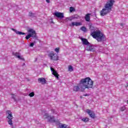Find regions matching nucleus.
Returning a JSON list of instances; mask_svg holds the SVG:
<instances>
[{
  "label": "nucleus",
  "instance_id": "ddd939ff",
  "mask_svg": "<svg viewBox=\"0 0 128 128\" xmlns=\"http://www.w3.org/2000/svg\"><path fill=\"white\" fill-rule=\"evenodd\" d=\"M38 82L42 84H45L46 83V78H39L38 79Z\"/></svg>",
  "mask_w": 128,
  "mask_h": 128
},
{
  "label": "nucleus",
  "instance_id": "bb28decb",
  "mask_svg": "<svg viewBox=\"0 0 128 128\" xmlns=\"http://www.w3.org/2000/svg\"><path fill=\"white\" fill-rule=\"evenodd\" d=\"M11 97L13 98V100H16V95L14 94H12V96Z\"/></svg>",
  "mask_w": 128,
  "mask_h": 128
},
{
  "label": "nucleus",
  "instance_id": "20e7f679",
  "mask_svg": "<svg viewBox=\"0 0 128 128\" xmlns=\"http://www.w3.org/2000/svg\"><path fill=\"white\" fill-rule=\"evenodd\" d=\"M42 114L43 115V118H47L50 122H56L54 116H49L48 113L46 112V111H43Z\"/></svg>",
  "mask_w": 128,
  "mask_h": 128
},
{
  "label": "nucleus",
  "instance_id": "423d86ee",
  "mask_svg": "<svg viewBox=\"0 0 128 128\" xmlns=\"http://www.w3.org/2000/svg\"><path fill=\"white\" fill-rule=\"evenodd\" d=\"M48 56L51 60H58V56L52 51L48 54Z\"/></svg>",
  "mask_w": 128,
  "mask_h": 128
},
{
  "label": "nucleus",
  "instance_id": "412c9836",
  "mask_svg": "<svg viewBox=\"0 0 128 128\" xmlns=\"http://www.w3.org/2000/svg\"><path fill=\"white\" fill-rule=\"evenodd\" d=\"M59 128H66V124H60L59 125Z\"/></svg>",
  "mask_w": 128,
  "mask_h": 128
},
{
  "label": "nucleus",
  "instance_id": "aec40b11",
  "mask_svg": "<svg viewBox=\"0 0 128 128\" xmlns=\"http://www.w3.org/2000/svg\"><path fill=\"white\" fill-rule=\"evenodd\" d=\"M51 112L53 114H57L58 111L54 110V109H51Z\"/></svg>",
  "mask_w": 128,
  "mask_h": 128
},
{
  "label": "nucleus",
  "instance_id": "6e6552de",
  "mask_svg": "<svg viewBox=\"0 0 128 128\" xmlns=\"http://www.w3.org/2000/svg\"><path fill=\"white\" fill-rule=\"evenodd\" d=\"M86 112L88 114L90 118H96V114H94V112L88 109L86 110Z\"/></svg>",
  "mask_w": 128,
  "mask_h": 128
},
{
  "label": "nucleus",
  "instance_id": "c85d7f7f",
  "mask_svg": "<svg viewBox=\"0 0 128 128\" xmlns=\"http://www.w3.org/2000/svg\"><path fill=\"white\" fill-rule=\"evenodd\" d=\"M34 46V42H32L30 44V46H31L32 48V46Z\"/></svg>",
  "mask_w": 128,
  "mask_h": 128
},
{
  "label": "nucleus",
  "instance_id": "6ab92c4d",
  "mask_svg": "<svg viewBox=\"0 0 128 128\" xmlns=\"http://www.w3.org/2000/svg\"><path fill=\"white\" fill-rule=\"evenodd\" d=\"M29 16H30V18H34V16H36V14L32 12H29Z\"/></svg>",
  "mask_w": 128,
  "mask_h": 128
},
{
  "label": "nucleus",
  "instance_id": "a211bd4d",
  "mask_svg": "<svg viewBox=\"0 0 128 128\" xmlns=\"http://www.w3.org/2000/svg\"><path fill=\"white\" fill-rule=\"evenodd\" d=\"M68 72H72V70H74V68H72V66H68Z\"/></svg>",
  "mask_w": 128,
  "mask_h": 128
},
{
  "label": "nucleus",
  "instance_id": "4be33fe9",
  "mask_svg": "<svg viewBox=\"0 0 128 128\" xmlns=\"http://www.w3.org/2000/svg\"><path fill=\"white\" fill-rule=\"evenodd\" d=\"M80 30L82 32H86V27L84 26L81 27Z\"/></svg>",
  "mask_w": 128,
  "mask_h": 128
},
{
  "label": "nucleus",
  "instance_id": "f3484780",
  "mask_svg": "<svg viewBox=\"0 0 128 128\" xmlns=\"http://www.w3.org/2000/svg\"><path fill=\"white\" fill-rule=\"evenodd\" d=\"M90 14H88L85 16V20L86 22H90Z\"/></svg>",
  "mask_w": 128,
  "mask_h": 128
},
{
  "label": "nucleus",
  "instance_id": "f03ea898",
  "mask_svg": "<svg viewBox=\"0 0 128 128\" xmlns=\"http://www.w3.org/2000/svg\"><path fill=\"white\" fill-rule=\"evenodd\" d=\"M89 28L91 32L90 35L98 40V42H104L106 40V36L100 31H97L96 28L92 24H89Z\"/></svg>",
  "mask_w": 128,
  "mask_h": 128
},
{
  "label": "nucleus",
  "instance_id": "393cba45",
  "mask_svg": "<svg viewBox=\"0 0 128 128\" xmlns=\"http://www.w3.org/2000/svg\"><path fill=\"white\" fill-rule=\"evenodd\" d=\"M82 120L84 122H88V118H84L82 119Z\"/></svg>",
  "mask_w": 128,
  "mask_h": 128
},
{
  "label": "nucleus",
  "instance_id": "2f4dec72",
  "mask_svg": "<svg viewBox=\"0 0 128 128\" xmlns=\"http://www.w3.org/2000/svg\"><path fill=\"white\" fill-rule=\"evenodd\" d=\"M46 2H48V4H50V0H46Z\"/></svg>",
  "mask_w": 128,
  "mask_h": 128
},
{
  "label": "nucleus",
  "instance_id": "1a4fd4ad",
  "mask_svg": "<svg viewBox=\"0 0 128 128\" xmlns=\"http://www.w3.org/2000/svg\"><path fill=\"white\" fill-rule=\"evenodd\" d=\"M54 15L55 16L58 18H64L62 12H56L54 13Z\"/></svg>",
  "mask_w": 128,
  "mask_h": 128
},
{
  "label": "nucleus",
  "instance_id": "f8f14e48",
  "mask_svg": "<svg viewBox=\"0 0 128 128\" xmlns=\"http://www.w3.org/2000/svg\"><path fill=\"white\" fill-rule=\"evenodd\" d=\"M50 70L52 71V74L56 78H58V74L56 72V71L54 69L52 68H50Z\"/></svg>",
  "mask_w": 128,
  "mask_h": 128
},
{
  "label": "nucleus",
  "instance_id": "7ed1b4c3",
  "mask_svg": "<svg viewBox=\"0 0 128 128\" xmlns=\"http://www.w3.org/2000/svg\"><path fill=\"white\" fill-rule=\"evenodd\" d=\"M114 4V0H110L109 2H107L104 8L100 12V16H104L108 14L112 10Z\"/></svg>",
  "mask_w": 128,
  "mask_h": 128
},
{
  "label": "nucleus",
  "instance_id": "dca6fc26",
  "mask_svg": "<svg viewBox=\"0 0 128 128\" xmlns=\"http://www.w3.org/2000/svg\"><path fill=\"white\" fill-rule=\"evenodd\" d=\"M82 42L83 44H85L86 46H88L90 44L88 40L86 38H82Z\"/></svg>",
  "mask_w": 128,
  "mask_h": 128
},
{
  "label": "nucleus",
  "instance_id": "9d476101",
  "mask_svg": "<svg viewBox=\"0 0 128 128\" xmlns=\"http://www.w3.org/2000/svg\"><path fill=\"white\" fill-rule=\"evenodd\" d=\"M86 50H88V52H94L96 50V48H94V46H87L86 47Z\"/></svg>",
  "mask_w": 128,
  "mask_h": 128
},
{
  "label": "nucleus",
  "instance_id": "4468645a",
  "mask_svg": "<svg viewBox=\"0 0 128 128\" xmlns=\"http://www.w3.org/2000/svg\"><path fill=\"white\" fill-rule=\"evenodd\" d=\"M13 54L14 56H15L16 58H18L19 60H24V58L20 56V54L18 52H13Z\"/></svg>",
  "mask_w": 128,
  "mask_h": 128
},
{
  "label": "nucleus",
  "instance_id": "0eeeda50",
  "mask_svg": "<svg viewBox=\"0 0 128 128\" xmlns=\"http://www.w3.org/2000/svg\"><path fill=\"white\" fill-rule=\"evenodd\" d=\"M28 32L30 34L28 36H26V40H28L30 38H36V31L33 29H29L28 30Z\"/></svg>",
  "mask_w": 128,
  "mask_h": 128
},
{
  "label": "nucleus",
  "instance_id": "f257e3e1",
  "mask_svg": "<svg viewBox=\"0 0 128 128\" xmlns=\"http://www.w3.org/2000/svg\"><path fill=\"white\" fill-rule=\"evenodd\" d=\"M94 86V82L90 78L87 77L85 78L82 79L80 80L79 86H74L73 88L74 92H78L80 90L81 92H84L86 88H92Z\"/></svg>",
  "mask_w": 128,
  "mask_h": 128
},
{
  "label": "nucleus",
  "instance_id": "b1692460",
  "mask_svg": "<svg viewBox=\"0 0 128 128\" xmlns=\"http://www.w3.org/2000/svg\"><path fill=\"white\" fill-rule=\"evenodd\" d=\"M34 96V92H32L31 93L29 94V96L30 98H32V96Z\"/></svg>",
  "mask_w": 128,
  "mask_h": 128
},
{
  "label": "nucleus",
  "instance_id": "9b49d317",
  "mask_svg": "<svg viewBox=\"0 0 128 128\" xmlns=\"http://www.w3.org/2000/svg\"><path fill=\"white\" fill-rule=\"evenodd\" d=\"M70 26H82V22H72L71 24H70Z\"/></svg>",
  "mask_w": 128,
  "mask_h": 128
},
{
  "label": "nucleus",
  "instance_id": "7c9ffc66",
  "mask_svg": "<svg viewBox=\"0 0 128 128\" xmlns=\"http://www.w3.org/2000/svg\"><path fill=\"white\" fill-rule=\"evenodd\" d=\"M90 96L88 94H85L84 95V96Z\"/></svg>",
  "mask_w": 128,
  "mask_h": 128
},
{
  "label": "nucleus",
  "instance_id": "c756f323",
  "mask_svg": "<svg viewBox=\"0 0 128 128\" xmlns=\"http://www.w3.org/2000/svg\"><path fill=\"white\" fill-rule=\"evenodd\" d=\"M80 18V16L78 15H75L74 17V18Z\"/></svg>",
  "mask_w": 128,
  "mask_h": 128
},
{
  "label": "nucleus",
  "instance_id": "cd10ccee",
  "mask_svg": "<svg viewBox=\"0 0 128 128\" xmlns=\"http://www.w3.org/2000/svg\"><path fill=\"white\" fill-rule=\"evenodd\" d=\"M74 8L72 7H70V12H74Z\"/></svg>",
  "mask_w": 128,
  "mask_h": 128
},
{
  "label": "nucleus",
  "instance_id": "a878e982",
  "mask_svg": "<svg viewBox=\"0 0 128 128\" xmlns=\"http://www.w3.org/2000/svg\"><path fill=\"white\" fill-rule=\"evenodd\" d=\"M54 50L56 52H57V54H58V52H60V48H57Z\"/></svg>",
  "mask_w": 128,
  "mask_h": 128
},
{
  "label": "nucleus",
  "instance_id": "473e14b6",
  "mask_svg": "<svg viewBox=\"0 0 128 128\" xmlns=\"http://www.w3.org/2000/svg\"><path fill=\"white\" fill-rule=\"evenodd\" d=\"M120 26H124V24H120Z\"/></svg>",
  "mask_w": 128,
  "mask_h": 128
},
{
  "label": "nucleus",
  "instance_id": "2eb2a0df",
  "mask_svg": "<svg viewBox=\"0 0 128 128\" xmlns=\"http://www.w3.org/2000/svg\"><path fill=\"white\" fill-rule=\"evenodd\" d=\"M12 30H13V32H16V34H20V35H24L26 34V33L24 32H20V31H18L14 29V28H12Z\"/></svg>",
  "mask_w": 128,
  "mask_h": 128
},
{
  "label": "nucleus",
  "instance_id": "39448f33",
  "mask_svg": "<svg viewBox=\"0 0 128 128\" xmlns=\"http://www.w3.org/2000/svg\"><path fill=\"white\" fill-rule=\"evenodd\" d=\"M6 114L7 116V118H8V124L10 126L12 125V119L14 118V116H12V113L11 110H7L6 112Z\"/></svg>",
  "mask_w": 128,
  "mask_h": 128
},
{
  "label": "nucleus",
  "instance_id": "5701e85b",
  "mask_svg": "<svg viewBox=\"0 0 128 128\" xmlns=\"http://www.w3.org/2000/svg\"><path fill=\"white\" fill-rule=\"evenodd\" d=\"M120 110L121 112H124L126 110V106H123L120 108Z\"/></svg>",
  "mask_w": 128,
  "mask_h": 128
}]
</instances>
